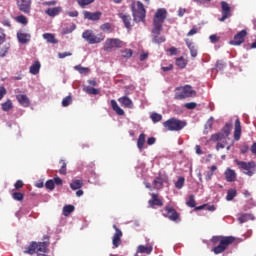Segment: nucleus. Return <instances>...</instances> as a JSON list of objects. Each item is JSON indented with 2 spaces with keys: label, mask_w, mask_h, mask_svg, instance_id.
<instances>
[{
  "label": "nucleus",
  "mask_w": 256,
  "mask_h": 256,
  "mask_svg": "<svg viewBox=\"0 0 256 256\" xmlns=\"http://www.w3.org/2000/svg\"><path fill=\"white\" fill-rule=\"evenodd\" d=\"M167 17V10L160 8L154 16V27L152 29V37L154 43H165V36H159L163 29V22Z\"/></svg>",
  "instance_id": "f257e3e1"
},
{
  "label": "nucleus",
  "mask_w": 256,
  "mask_h": 256,
  "mask_svg": "<svg viewBox=\"0 0 256 256\" xmlns=\"http://www.w3.org/2000/svg\"><path fill=\"white\" fill-rule=\"evenodd\" d=\"M231 134V124H226L222 129V132L213 134L210 138V141L217 143L216 150L225 149L227 145V137Z\"/></svg>",
  "instance_id": "f03ea898"
},
{
  "label": "nucleus",
  "mask_w": 256,
  "mask_h": 256,
  "mask_svg": "<svg viewBox=\"0 0 256 256\" xmlns=\"http://www.w3.org/2000/svg\"><path fill=\"white\" fill-rule=\"evenodd\" d=\"M47 242H33L30 244L27 250L24 251V253H28V255H34V253H37V256H46L45 253H47Z\"/></svg>",
  "instance_id": "7ed1b4c3"
},
{
  "label": "nucleus",
  "mask_w": 256,
  "mask_h": 256,
  "mask_svg": "<svg viewBox=\"0 0 256 256\" xmlns=\"http://www.w3.org/2000/svg\"><path fill=\"white\" fill-rule=\"evenodd\" d=\"M236 165H238L239 169L243 171L245 175H248V177H253L255 175L256 171V163L255 161L245 162V161H239L235 160Z\"/></svg>",
  "instance_id": "20e7f679"
},
{
  "label": "nucleus",
  "mask_w": 256,
  "mask_h": 256,
  "mask_svg": "<svg viewBox=\"0 0 256 256\" xmlns=\"http://www.w3.org/2000/svg\"><path fill=\"white\" fill-rule=\"evenodd\" d=\"M195 95H197V92L193 90V87H191L190 85H185V86L178 87L176 89L175 98L187 99L189 97H195Z\"/></svg>",
  "instance_id": "39448f33"
},
{
  "label": "nucleus",
  "mask_w": 256,
  "mask_h": 256,
  "mask_svg": "<svg viewBox=\"0 0 256 256\" xmlns=\"http://www.w3.org/2000/svg\"><path fill=\"white\" fill-rule=\"evenodd\" d=\"M82 37L89 45H95L97 43H101L105 41V35L97 34L95 35L91 30H86L82 33Z\"/></svg>",
  "instance_id": "423d86ee"
},
{
  "label": "nucleus",
  "mask_w": 256,
  "mask_h": 256,
  "mask_svg": "<svg viewBox=\"0 0 256 256\" xmlns=\"http://www.w3.org/2000/svg\"><path fill=\"white\" fill-rule=\"evenodd\" d=\"M121 47H125V42L119 38H108L104 43L103 49L107 53H111L114 49H121Z\"/></svg>",
  "instance_id": "0eeeda50"
},
{
  "label": "nucleus",
  "mask_w": 256,
  "mask_h": 256,
  "mask_svg": "<svg viewBox=\"0 0 256 256\" xmlns=\"http://www.w3.org/2000/svg\"><path fill=\"white\" fill-rule=\"evenodd\" d=\"M185 125H187V123H185V121H181V120H178L175 118H172V119L164 122V127L168 131H181V129H183V127H185Z\"/></svg>",
  "instance_id": "6e6552de"
},
{
  "label": "nucleus",
  "mask_w": 256,
  "mask_h": 256,
  "mask_svg": "<svg viewBox=\"0 0 256 256\" xmlns=\"http://www.w3.org/2000/svg\"><path fill=\"white\" fill-rule=\"evenodd\" d=\"M231 243H235V237L228 236L227 238H224L220 241V244L213 248V252L215 255H219L220 253H223Z\"/></svg>",
  "instance_id": "1a4fd4ad"
},
{
  "label": "nucleus",
  "mask_w": 256,
  "mask_h": 256,
  "mask_svg": "<svg viewBox=\"0 0 256 256\" xmlns=\"http://www.w3.org/2000/svg\"><path fill=\"white\" fill-rule=\"evenodd\" d=\"M133 17L136 23H140V21L145 19V6H143V3L137 2L133 7Z\"/></svg>",
  "instance_id": "9d476101"
},
{
  "label": "nucleus",
  "mask_w": 256,
  "mask_h": 256,
  "mask_svg": "<svg viewBox=\"0 0 256 256\" xmlns=\"http://www.w3.org/2000/svg\"><path fill=\"white\" fill-rule=\"evenodd\" d=\"M247 37V30H242L234 36V40L230 41V45H241Z\"/></svg>",
  "instance_id": "9b49d317"
},
{
  "label": "nucleus",
  "mask_w": 256,
  "mask_h": 256,
  "mask_svg": "<svg viewBox=\"0 0 256 256\" xmlns=\"http://www.w3.org/2000/svg\"><path fill=\"white\" fill-rule=\"evenodd\" d=\"M17 5L22 13H31V0H18Z\"/></svg>",
  "instance_id": "f8f14e48"
},
{
  "label": "nucleus",
  "mask_w": 256,
  "mask_h": 256,
  "mask_svg": "<svg viewBox=\"0 0 256 256\" xmlns=\"http://www.w3.org/2000/svg\"><path fill=\"white\" fill-rule=\"evenodd\" d=\"M222 7V17L219 19V21L223 22L225 19H229L231 17V7H229V4L227 2L221 3Z\"/></svg>",
  "instance_id": "ddd939ff"
},
{
  "label": "nucleus",
  "mask_w": 256,
  "mask_h": 256,
  "mask_svg": "<svg viewBox=\"0 0 256 256\" xmlns=\"http://www.w3.org/2000/svg\"><path fill=\"white\" fill-rule=\"evenodd\" d=\"M17 39L19 43H21L22 45H25L29 43V41H31V34L25 33L23 31H19L17 32Z\"/></svg>",
  "instance_id": "4468645a"
},
{
  "label": "nucleus",
  "mask_w": 256,
  "mask_h": 256,
  "mask_svg": "<svg viewBox=\"0 0 256 256\" xmlns=\"http://www.w3.org/2000/svg\"><path fill=\"white\" fill-rule=\"evenodd\" d=\"M114 229L116 232L113 236L112 243L114 247H119L121 245V237H123V232H121V230H119V228H117V226L115 225H114Z\"/></svg>",
  "instance_id": "2eb2a0df"
},
{
  "label": "nucleus",
  "mask_w": 256,
  "mask_h": 256,
  "mask_svg": "<svg viewBox=\"0 0 256 256\" xmlns=\"http://www.w3.org/2000/svg\"><path fill=\"white\" fill-rule=\"evenodd\" d=\"M84 17L88 19V21H99L101 19V12L84 11Z\"/></svg>",
  "instance_id": "dca6fc26"
},
{
  "label": "nucleus",
  "mask_w": 256,
  "mask_h": 256,
  "mask_svg": "<svg viewBox=\"0 0 256 256\" xmlns=\"http://www.w3.org/2000/svg\"><path fill=\"white\" fill-rule=\"evenodd\" d=\"M118 102L120 103V105H122V107H126L127 109H133V100L127 96L120 97L118 99Z\"/></svg>",
  "instance_id": "f3484780"
},
{
  "label": "nucleus",
  "mask_w": 256,
  "mask_h": 256,
  "mask_svg": "<svg viewBox=\"0 0 256 256\" xmlns=\"http://www.w3.org/2000/svg\"><path fill=\"white\" fill-rule=\"evenodd\" d=\"M163 183H167V177L165 176H158L154 181V189H163Z\"/></svg>",
  "instance_id": "a211bd4d"
},
{
  "label": "nucleus",
  "mask_w": 256,
  "mask_h": 256,
  "mask_svg": "<svg viewBox=\"0 0 256 256\" xmlns=\"http://www.w3.org/2000/svg\"><path fill=\"white\" fill-rule=\"evenodd\" d=\"M16 99L18 103L22 105V107H29L31 105V102L29 101V97L25 94H20L16 96Z\"/></svg>",
  "instance_id": "6ab92c4d"
},
{
  "label": "nucleus",
  "mask_w": 256,
  "mask_h": 256,
  "mask_svg": "<svg viewBox=\"0 0 256 256\" xmlns=\"http://www.w3.org/2000/svg\"><path fill=\"white\" fill-rule=\"evenodd\" d=\"M234 139L235 141H239V139H241V121L239 119H236L235 121Z\"/></svg>",
  "instance_id": "aec40b11"
},
{
  "label": "nucleus",
  "mask_w": 256,
  "mask_h": 256,
  "mask_svg": "<svg viewBox=\"0 0 256 256\" xmlns=\"http://www.w3.org/2000/svg\"><path fill=\"white\" fill-rule=\"evenodd\" d=\"M61 11H63V8H61L60 6L58 7H54V8H48L45 13L46 15H48L49 17H57V15H59V13H61Z\"/></svg>",
  "instance_id": "412c9836"
},
{
  "label": "nucleus",
  "mask_w": 256,
  "mask_h": 256,
  "mask_svg": "<svg viewBox=\"0 0 256 256\" xmlns=\"http://www.w3.org/2000/svg\"><path fill=\"white\" fill-rule=\"evenodd\" d=\"M225 178H226V181H228L229 183H232V181H235V179H237V173H235V170H231L230 168H228L225 171Z\"/></svg>",
  "instance_id": "4be33fe9"
},
{
  "label": "nucleus",
  "mask_w": 256,
  "mask_h": 256,
  "mask_svg": "<svg viewBox=\"0 0 256 256\" xmlns=\"http://www.w3.org/2000/svg\"><path fill=\"white\" fill-rule=\"evenodd\" d=\"M166 213H167V217L168 219H170V221H177V219H179V214H177V211H175V209L173 208H166Z\"/></svg>",
  "instance_id": "5701e85b"
},
{
  "label": "nucleus",
  "mask_w": 256,
  "mask_h": 256,
  "mask_svg": "<svg viewBox=\"0 0 256 256\" xmlns=\"http://www.w3.org/2000/svg\"><path fill=\"white\" fill-rule=\"evenodd\" d=\"M147 139V136L145 134H140L137 140V147L139 149V151H141L142 149H147V146L145 145V141Z\"/></svg>",
  "instance_id": "b1692460"
},
{
  "label": "nucleus",
  "mask_w": 256,
  "mask_h": 256,
  "mask_svg": "<svg viewBox=\"0 0 256 256\" xmlns=\"http://www.w3.org/2000/svg\"><path fill=\"white\" fill-rule=\"evenodd\" d=\"M111 107L117 115H125V111L117 104V101L111 100Z\"/></svg>",
  "instance_id": "393cba45"
},
{
  "label": "nucleus",
  "mask_w": 256,
  "mask_h": 256,
  "mask_svg": "<svg viewBox=\"0 0 256 256\" xmlns=\"http://www.w3.org/2000/svg\"><path fill=\"white\" fill-rule=\"evenodd\" d=\"M40 70H41V63L39 61L34 62V64L30 66L31 75L39 74Z\"/></svg>",
  "instance_id": "a878e982"
},
{
  "label": "nucleus",
  "mask_w": 256,
  "mask_h": 256,
  "mask_svg": "<svg viewBox=\"0 0 256 256\" xmlns=\"http://www.w3.org/2000/svg\"><path fill=\"white\" fill-rule=\"evenodd\" d=\"M186 45L190 50L191 57H197V47H195V44L189 40H186Z\"/></svg>",
  "instance_id": "bb28decb"
},
{
  "label": "nucleus",
  "mask_w": 256,
  "mask_h": 256,
  "mask_svg": "<svg viewBox=\"0 0 256 256\" xmlns=\"http://www.w3.org/2000/svg\"><path fill=\"white\" fill-rule=\"evenodd\" d=\"M152 195V200H149V205L150 207H155L157 205L158 207H161L163 205V202L157 198V194H151Z\"/></svg>",
  "instance_id": "cd10ccee"
},
{
  "label": "nucleus",
  "mask_w": 256,
  "mask_h": 256,
  "mask_svg": "<svg viewBox=\"0 0 256 256\" xmlns=\"http://www.w3.org/2000/svg\"><path fill=\"white\" fill-rule=\"evenodd\" d=\"M81 187H83V181H81V180H73V181L70 183V188H71L73 191H77V189H81Z\"/></svg>",
  "instance_id": "c85d7f7f"
},
{
  "label": "nucleus",
  "mask_w": 256,
  "mask_h": 256,
  "mask_svg": "<svg viewBox=\"0 0 256 256\" xmlns=\"http://www.w3.org/2000/svg\"><path fill=\"white\" fill-rule=\"evenodd\" d=\"M43 39H45L48 43H53V44L58 43L57 39H55V35L51 33H44Z\"/></svg>",
  "instance_id": "c756f323"
},
{
  "label": "nucleus",
  "mask_w": 256,
  "mask_h": 256,
  "mask_svg": "<svg viewBox=\"0 0 256 256\" xmlns=\"http://www.w3.org/2000/svg\"><path fill=\"white\" fill-rule=\"evenodd\" d=\"M255 217L251 214H243L238 218L239 223H247V221H253Z\"/></svg>",
  "instance_id": "7c9ffc66"
},
{
  "label": "nucleus",
  "mask_w": 256,
  "mask_h": 256,
  "mask_svg": "<svg viewBox=\"0 0 256 256\" xmlns=\"http://www.w3.org/2000/svg\"><path fill=\"white\" fill-rule=\"evenodd\" d=\"M75 211V206L73 205H66L63 207V215L65 217H69V215H71V213H73Z\"/></svg>",
  "instance_id": "2f4dec72"
},
{
  "label": "nucleus",
  "mask_w": 256,
  "mask_h": 256,
  "mask_svg": "<svg viewBox=\"0 0 256 256\" xmlns=\"http://www.w3.org/2000/svg\"><path fill=\"white\" fill-rule=\"evenodd\" d=\"M176 65L179 67V69H185V67H187V60H185L183 57L177 58Z\"/></svg>",
  "instance_id": "473e14b6"
},
{
  "label": "nucleus",
  "mask_w": 256,
  "mask_h": 256,
  "mask_svg": "<svg viewBox=\"0 0 256 256\" xmlns=\"http://www.w3.org/2000/svg\"><path fill=\"white\" fill-rule=\"evenodd\" d=\"M237 197V190L235 189H229L227 192L226 200L227 201H233Z\"/></svg>",
  "instance_id": "72a5a7b5"
},
{
  "label": "nucleus",
  "mask_w": 256,
  "mask_h": 256,
  "mask_svg": "<svg viewBox=\"0 0 256 256\" xmlns=\"http://www.w3.org/2000/svg\"><path fill=\"white\" fill-rule=\"evenodd\" d=\"M121 19H122L126 29H131V16L122 15Z\"/></svg>",
  "instance_id": "f704fd0d"
},
{
  "label": "nucleus",
  "mask_w": 256,
  "mask_h": 256,
  "mask_svg": "<svg viewBox=\"0 0 256 256\" xmlns=\"http://www.w3.org/2000/svg\"><path fill=\"white\" fill-rule=\"evenodd\" d=\"M11 109H13V102H11V100H7L6 102L2 103L3 111H11Z\"/></svg>",
  "instance_id": "c9c22d12"
},
{
  "label": "nucleus",
  "mask_w": 256,
  "mask_h": 256,
  "mask_svg": "<svg viewBox=\"0 0 256 256\" xmlns=\"http://www.w3.org/2000/svg\"><path fill=\"white\" fill-rule=\"evenodd\" d=\"M161 69H162V71H164V73H167V71H172L173 64H171V63L167 64V61H164L161 65Z\"/></svg>",
  "instance_id": "e433bc0d"
},
{
  "label": "nucleus",
  "mask_w": 256,
  "mask_h": 256,
  "mask_svg": "<svg viewBox=\"0 0 256 256\" xmlns=\"http://www.w3.org/2000/svg\"><path fill=\"white\" fill-rule=\"evenodd\" d=\"M133 56V50L131 49H125L124 51H122V55L121 57L123 59H129Z\"/></svg>",
  "instance_id": "4c0bfd02"
},
{
  "label": "nucleus",
  "mask_w": 256,
  "mask_h": 256,
  "mask_svg": "<svg viewBox=\"0 0 256 256\" xmlns=\"http://www.w3.org/2000/svg\"><path fill=\"white\" fill-rule=\"evenodd\" d=\"M74 69L76 71H79L81 73V75H87V73H89V68H85L81 65H77L74 67Z\"/></svg>",
  "instance_id": "58836bf2"
},
{
  "label": "nucleus",
  "mask_w": 256,
  "mask_h": 256,
  "mask_svg": "<svg viewBox=\"0 0 256 256\" xmlns=\"http://www.w3.org/2000/svg\"><path fill=\"white\" fill-rule=\"evenodd\" d=\"M15 20L17 21V23H20L21 25H27V23H29L27 17H25L24 15L17 16Z\"/></svg>",
  "instance_id": "ea45409f"
},
{
  "label": "nucleus",
  "mask_w": 256,
  "mask_h": 256,
  "mask_svg": "<svg viewBox=\"0 0 256 256\" xmlns=\"http://www.w3.org/2000/svg\"><path fill=\"white\" fill-rule=\"evenodd\" d=\"M85 91L88 95H99L100 93L99 89L93 87H86Z\"/></svg>",
  "instance_id": "a19ab883"
},
{
  "label": "nucleus",
  "mask_w": 256,
  "mask_h": 256,
  "mask_svg": "<svg viewBox=\"0 0 256 256\" xmlns=\"http://www.w3.org/2000/svg\"><path fill=\"white\" fill-rule=\"evenodd\" d=\"M185 185V178L179 177L177 182L175 183L176 189H183V186Z\"/></svg>",
  "instance_id": "79ce46f5"
},
{
  "label": "nucleus",
  "mask_w": 256,
  "mask_h": 256,
  "mask_svg": "<svg viewBox=\"0 0 256 256\" xmlns=\"http://www.w3.org/2000/svg\"><path fill=\"white\" fill-rule=\"evenodd\" d=\"M75 29H76L75 24H71L69 27H66L63 29V35H69V33H73Z\"/></svg>",
  "instance_id": "37998d69"
},
{
  "label": "nucleus",
  "mask_w": 256,
  "mask_h": 256,
  "mask_svg": "<svg viewBox=\"0 0 256 256\" xmlns=\"http://www.w3.org/2000/svg\"><path fill=\"white\" fill-rule=\"evenodd\" d=\"M150 117H151L153 123H159V121H161V119H163V116L161 114H157V113H152Z\"/></svg>",
  "instance_id": "c03bdc74"
},
{
  "label": "nucleus",
  "mask_w": 256,
  "mask_h": 256,
  "mask_svg": "<svg viewBox=\"0 0 256 256\" xmlns=\"http://www.w3.org/2000/svg\"><path fill=\"white\" fill-rule=\"evenodd\" d=\"M95 0H78V5L80 7H87V5H91V3H94Z\"/></svg>",
  "instance_id": "a18cd8bd"
},
{
  "label": "nucleus",
  "mask_w": 256,
  "mask_h": 256,
  "mask_svg": "<svg viewBox=\"0 0 256 256\" xmlns=\"http://www.w3.org/2000/svg\"><path fill=\"white\" fill-rule=\"evenodd\" d=\"M228 236L223 237V236H214L212 237V243L217 244L219 243V245L221 244V241H223V239H226Z\"/></svg>",
  "instance_id": "49530a36"
},
{
  "label": "nucleus",
  "mask_w": 256,
  "mask_h": 256,
  "mask_svg": "<svg viewBox=\"0 0 256 256\" xmlns=\"http://www.w3.org/2000/svg\"><path fill=\"white\" fill-rule=\"evenodd\" d=\"M46 189H49L50 191H53L55 189V182L54 180H48L45 184Z\"/></svg>",
  "instance_id": "de8ad7c7"
},
{
  "label": "nucleus",
  "mask_w": 256,
  "mask_h": 256,
  "mask_svg": "<svg viewBox=\"0 0 256 256\" xmlns=\"http://www.w3.org/2000/svg\"><path fill=\"white\" fill-rule=\"evenodd\" d=\"M71 101H72V98L71 96H67L63 99L62 101V106L63 107H69V105H71Z\"/></svg>",
  "instance_id": "09e8293b"
},
{
  "label": "nucleus",
  "mask_w": 256,
  "mask_h": 256,
  "mask_svg": "<svg viewBox=\"0 0 256 256\" xmlns=\"http://www.w3.org/2000/svg\"><path fill=\"white\" fill-rule=\"evenodd\" d=\"M13 199H15V201H23V194L19 193V192H15L12 194Z\"/></svg>",
  "instance_id": "8fccbe9b"
},
{
  "label": "nucleus",
  "mask_w": 256,
  "mask_h": 256,
  "mask_svg": "<svg viewBox=\"0 0 256 256\" xmlns=\"http://www.w3.org/2000/svg\"><path fill=\"white\" fill-rule=\"evenodd\" d=\"M188 207H195V196L190 195L187 201Z\"/></svg>",
  "instance_id": "3c124183"
},
{
  "label": "nucleus",
  "mask_w": 256,
  "mask_h": 256,
  "mask_svg": "<svg viewBox=\"0 0 256 256\" xmlns=\"http://www.w3.org/2000/svg\"><path fill=\"white\" fill-rule=\"evenodd\" d=\"M9 51V46H3L0 48V57H5Z\"/></svg>",
  "instance_id": "603ef678"
},
{
  "label": "nucleus",
  "mask_w": 256,
  "mask_h": 256,
  "mask_svg": "<svg viewBox=\"0 0 256 256\" xmlns=\"http://www.w3.org/2000/svg\"><path fill=\"white\" fill-rule=\"evenodd\" d=\"M60 175H66L67 174V164L65 162H62V167L59 170Z\"/></svg>",
  "instance_id": "864d4df0"
},
{
  "label": "nucleus",
  "mask_w": 256,
  "mask_h": 256,
  "mask_svg": "<svg viewBox=\"0 0 256 256\" xmlns=\"http://www.w3.org/2000/svg\"><path fill=\"white\" fill-rule=\"evenodd\" d=\"M5 95H7V89H5L3 86H0V101L3 99V97H5Z\"/></svg>",
  "instance_id": "5fc2aeb1"
},
{
  "label": "nucleus",
  "mask_w": 256,
  "mask_h": 256,
  "mask_svg": "<svg viewBox=\"0 0 256 256\" xmlns=\"http://www.w3.org/2000/svg\"><path fill=\"white\" fill-rule=\"evenodd\" d=\"M186 109H195L197 107V103L195 102H189L185 104Z\"/></svg>",
  "instance_id": "6e6d98bb"
},
{
  "label": "nucleus",
  "mask_w": 256,
  "mask_h": 256,
  "mask_svg": "<svg viewBox=\"0 0 256 256\" xmlns=\"http://www.w3.org/2000/svg\"><path fill=\"white\" fill-rule=\"evenodd\" d=\"M71 52H63V53H59L58 54V57L60 58V59H65V57H71Z\"/></svg>",
  "instance_id": "4d7b16f0"
},
{
  "label": "nucleus",
  "mask_w": 256,
  "mask_h": 256,
  "mask_svg": "<svg viewBox=\"0 0 256 256\" xmlns=\"http://www.w3.org/2000/svg\"><path fill=\"white\" fill-rule=\"evenodd\" d=\"M211 127H213V117H211L205 125L206 129H211Z\"/></svg>",
  "instance_id": "13d9d810"
},
{
  "label": "nucleus",
  "mask_w": 256,
  "mask_h": 256,
  "mask_svg": "<svg viewBox=\"0 0 256 256\" xmlns=\"http://www.w3.org/2000/svg\"><path fill=\"white\" fill-rule=\"evenodd\" d=\"M210 41L211 43H217V41H219V37L215 34L210 36Z\"/></svg>",
  "instance_id": "bf43d9fd"
},
{
  "label": "nucleus",
  "mask_w": 256,
  "mask_h": 256,
  "mask_svg": "<svg viewBox=\"0 0 256 256\" xmlns=\"http://www.w3.org/2000/svg\"><path fill=\"white\" fill-rule=\"evenodd\" d=\"M155 141H157L155 137H150L147 139V145H155Z\"/></svg>",
  "instance_id": "052dcab7"
},
{
  "label": "nucleus",
  "mask_w": 256,
  "mask_h": 256,
  "mask_svg": "<svg viewBox=\"0 0 256 256\" xmlns=\"http://www.w3.org/2000/svg\"><path fill=\"white\" fill-rule=\"evenodd\" d=\"M54 183L56 184V185H63V180L61 179V178H59V177H54Z\"/></svg>",
  "instance_id": "680f3d73"
},
{
  "label": "nucleus",
  "mask_w": 256,
  "mask_h": 256,
  "mask_svg": "<svg viewBox=\"0 0 256 256\" xmlns=\"http://www.w3.org/2000/svg\"><path fill=\"white\" fill-rule=\"evenodd\" d=\"M6 35L2 32L0 33V45H3V43H5V39H6Z\"/></svg>",
  "instance_id": "e2e57ef3"
},
{
  "label": "nucleus",
  "mask_w": 256,
  "mask_h": 256,
  "mask_svg": "<svg viewBox=\"0 0 256 256\" xmlns=\"http://www.w3.org/2000/svg\"><path fill=\"white\" fill-rule=\"evenodd\" d=\"M15 189H21V187H23V181L18 180L15 185H14Z\"/></svg>",
  "instance_id": "0e129e2a"
},
{
  "label": "nucleus",
  "mask_w": 256,
  "mask_h": 256,
  "mask_svg": "<svg viewBox=\"0 0 256 256\" xmlns=\"http://www.w3.org/2000/svg\"><path fill=\"white\" fill-rule=\"evenodd\" d=\"M168 52L170 53V55H177V48L171 47L170 49H168Z\"/></svg>",
  "instance_id": "69168bd1"
},
{
  "label": "nucleus",
  "mask_w": 256,
  "mask_h": 256,
  "mask_svg": "<svg viewBox=\"0 0 256 256\" xmlns=\"http://www.w3.org/2000/svg\"><path fill=\"white\" fill-rule=\"evenodd\" d=\"M67 15H69V17H78L79 12H77V11H71V12H68Z\"/></svg>",
  "instance_id": "338daca9"
},
{
  "label": "nucleus",
  "mask_w": 256,
  "mask_h": 256,
  "mask_svg": "<svg viewBox=\"0 0 256 256\" xmlns=\"http://www.w3.org/2000/svg\"><path fill=\"white\" fill-rule=\"evenodd\" d=\"M251 153H253V155H256V142H254L250 148Z\"/></svg>",
  "instance_id": "774afa93"
}]
</instances>
